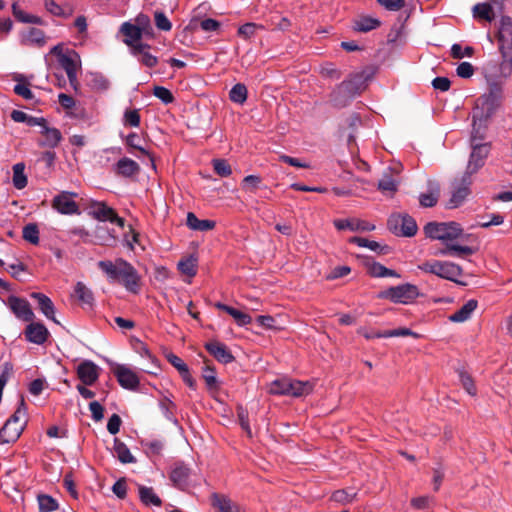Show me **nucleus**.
I'll return each instance as SVG.
<instances>
[{
  "instance_id": "nucleus-48",
  "label": "nucleus",
  "mask_w": 512,
  "mask_h": 512,
  "mask_svg": "<svg viewBox=\"0 0 512 512\" xmlns=\"http://www.w3.org/2000/svg\"><path fill=\"white\" fill-rule=\"evenodd\" d=\"M378 189L384 194H393L397 190V183L391 175L385 174L378 182Z\"/></svg>"
},
{
  "instance_id": "nucleus-58",
  "label": "nucleus",
  "mask_w": 512,
  "mask_h": 512,
  "mask_svg": "<svg viewBox=\"0 0 512 512\" xmlns=\"http://www.w3.org/2000/svg\"><path fill=\"white\" fill-rule=\"evenodd\" d=\"M381 336H384L387 338L413 336V337L417 338L418 334L408 328H397V329H393V330L383 331V334Z\"/></svg>"
},
{
  "instance_id": "nucleus-43",
  "label": "nucleus",
  "mask_w": 512,
  "mask_h": 512,
  "mask_svg": "<svg viewBox=\"0 0 512 512\" xmlns=\"http://www.w3.org/2000/svg\"><path fill=\"white\" fill-rule=\"evenodd\" d=\"M247 88L242 83L235 84L229 93L230 100L237 104H243L247 99Z\"/></svg>"
},
{
  "instance_id": "nucleus-51",
  "label": "nucleus",
  "mask_w": 512,
  "mask_h": 512,
  "mask_svg": "<svg viewBox=\"0 0 512 512\" xmlns=\"http://www.w3.org/2000/svg\"><path fill=\"white\" fill-rule=\"evenodd\" d=\"M500 53L502 55L500 72L504 78H507L512 73V51H500Z\"/></svg>"
},
{
  "instance_id": "nucleus-33",
  "label": "nucleus",
  "mask_w": 512,
  "mask_h": 512,
  "mask_svg": "<svg viewBox=\"0 0 512 512\" xmlns=\"http://www.w3.org/2000/svg\"><path fill=\"white\" fill-rule=\"evenodd\" d=\"M474 252L475 250L472 247L458 245L453 241L445 245V248L441 249L439 254L443 256L463 257L466 255H472Z\"/></svg>"
},
{
  "instance_id": "nucleus-10",
  "label": "nucleus",
  "mask_w": 512,
  "mask_h": 512,
  "mask_svg": "<svg viewBox=\"0 0 512 512\" xmlns=\"http://www.w3.org/2000/svg\"><path fill=\"white\" fill-rule=\"evenodd\" d=\"M489 91L481 97L482 109L485 110V116H491L500 105L503 88L502 83L495 80H488Z\"/></svg>"
},
{
  "instance_id": "nucleus-63",
  "label": "nucleus",
  "mask_w": 512,
  "mask_h": 512,
  "mask_svg": "<svg viewBox=\"0 0 512 512\" xmlns=\"http://www.w3.org/2000/svg\"><path fill=\"white\" fill-rule=\"evenodd\" d=\"M167 361L178 370L179 373L186 372L187 364L177 355L169 353L166 355Z\"/></svg>"
},
{
  "instance_id": "nucleus-56",
  "label": "nucleus",
  "mask_w": 512,
  "mask_h": 512,
  "mask_svg": "<svg viewBox=\"0 0 512 512\" xmlns=\"http://www.w3.org/2000/svg\"><path fill=\"white\" fill-rule=\"evenodd\" d=\"M153 94L155 97L160 99L164 104L172 103L174 100L171 91L163 86H155L153 89Z\"/></svg>"
},
{
  "instance_id": "nucleus-38",
  "label": "nucleus",
  "mask_w": 512,
  "mask_h": 512,
  "mask_svg": "<svg viewBox=\"0 0 512 512\" xmlns=\"http://www.w3.org/2000/svg\"><path fill=\"white\" fill-rule=\"evenodd\" d=\"M368 273L372 277H400V275L392 269L386 268L384 265L378 262H372L368 264Z\"/></svg>"
},
{
  "instance_id": "nucleus-49",
  "label": "nucleus",
  "mask_w": 512,
  "mask_h": 512,
  "mask_svg": "<svg viewBox=\"0 0 512 512\" xmlns=\"http://www.w3.org/2000/svg\"><path fill=\"white\" fill-rule=\"evenodd\" d=\"M126 144L131 148L137 149L143 155L148 156L152 163V166L155 167L152 155L144 147L140 145V137L137 133H130L129 135H127Z\"/></svg>"
},
{
  "instance_id": "nucleus-20",
  "label": "nucleus",
  "mask_w": 512,
  "mask_h": 512,
  "mask_svg": "<svg viewBox=\"0 0 512 512\" xmlns=\"http://www.w3.org/2000/svg\"><path fill=\"white\" fill-rule=\"evenodd\" d=\"M206 350L219 362L228 364L234 361V356L227 346L219 341H211L205 344Z\"/></svg>"
},
{
  "instance_id": "nucleus-44",
  "label": "nucleus",
  "mask_w": 512,
  "mask_h": 512,
  "mask_svg": "<svg viewBox=\"0 0 512 512\" xmlns=\"http://www.w3.org/2000/svg\"><path fill=\"white\" fill-rule=\"evenodd\" d=\"M12 12H13V15L14 17L20 21V22H23V23H32V24H40L41 23V19L38 17V16H35V15H29L27 13H25L24 11H22L19 6H18V3L17 2H14L12 4Z\"/></svg>"
},
{
  "instance_id": "nucleus-41",
  "label": "nucleus",
  "mask_w": 512,
  "mask_h": 512,
  "mask_svg": "<svg viewBox=\"0 0 512 512\" xmlns=\"http://www.w3.org/2000/svg\"><path fill=\"white\" fill-rule=\"evenodd\" d=\"M88 85L96 91H105L109 88V81L100 73H90Z\"/></svg>"
},
{
  "instance_id": "nucleus-60",
  "label": "nucleus",
  "mask_w": 512,
  "mask_h": 512,
  "mask_svg": "<svg viewBox=\"0 0 512 512\" xmlns=\"http://www.w3.org/2000/svg\"><path fill=\"white\" fill-rule=\"evenodd\" d=\"M155 25L159 30L170 31L172 24L163 12H155Z\"/></svg>"
},
{
  "instance_id": "nucleus-13",
  "label": "nucleus",
  "mask_w": 512,
  "mask_h": 512,
  "mask_svg": "<svg viewBox=\"0 0 512 512\" xmlns=\"http://www.w3.org/2000/svg\"><path fill=\"white\" fill-rule=\"evenodd\" d=\"M90 209V214L98 221H109L111 223L117 224L120 227H124V219L119 217L116 211L113 208L107 206L104 202H94Z\"/></svg>"
},
{
  "instance_id": "nucleus-47",
  "label": "nucleus",
  "mask_w": 512,
  "mask_h": 512,
  "mask_svg": "<svg viewBox=\"0 0 512 512\" xmlns=\"http://www.w3.org/2000/svg\"><path fill=\"white\" fill-rule=\"evenodd\" d=\"M22 237L27 242L37 245L39 243V229L37 224L29 223L24 226Z\"/></svg>"
},
{
  "instance_id": "nucleus-24",
  "label": "nucleus",
  "mask_w": 512,
  "mask_h": 512,
  "mask_svg": "<svg viewBox=\"0 0 512 512\" xmlns=\"http://www.w3.org/2000/svg\"><path fill=\"white\" fill-rule=\"evenodd\" d=\"M191 471L186 465L179 463L173 468L170 479L180 489H185L189 485Z\"/></svg>"
},
{
  "instance_id": "nucleus-29",
  "label": "nucleus",
  "mask_w": 512,
  "mask_h": 512,
  "mask_svg": "<svg viewBox=\"0 0 512 512\" xmlns=\"http://www.w3.org/2000/svg\"><path fill=\"white\" fill-rule=\"evenodd\" d=\"M215 307L219 310L225 311L228 313L237 323L239 326H246L252 322V318L250 315L237 310L231 306H228L226 304H223L221 302L215 303Z\"/></svg>"
},
{
  "instance_id": "nucleus-62",
  "label": "nucleus",
  "mask_w": 512,
  "mask_h": 512,
  "mask_svg": "<svg viewBox=\"0 0 512 512\" xmlns=\"http://www.w3.org/2000/svg\"><path fill=\"white\" fill-rule=\"evenodd\" d=\"M376 2L388 11H399L405 6V0H376Z\"/></svg>"
},
{
  "instance_id": "nucleus-1",
  "label": "nucleus",
  "mask_w": 512,
  "mask_h": 512,
  "mask_svg": "<svg viewBox=\"0 0 512 512\" xmlns=\"http://www.w3.org/2000/svg\"><path fill=\"white\" fill-rule=\"evenodd\" d=\"M98 267L107 275L111 281L119 280L126 290L137 293L139 290L140 277L136 269L122 258L114 262L109 260L99 261Z\"/></svg>"
},
{
  "instance_id": "nucleus-40",
  "label": "nucleus",
  "mask_w": 512,
  "mask_h": 512,
  "mask_svg": "<svg viewBox=\"0 0 512 512\" xmlns=\"http://www.w3.org/2000/svg\"><path fill=\"white\" fill-rule=\"evenodd\" d=\"M25 165L17 163L13 166V185L17 189H23L27 185V177L24 173Z\"/></svg>"
},
{
  "instance_id": "nucleus-45",
  "label": "nucleus",
  "mask_w": 512,
  "mask_h": 512,
  "mask_svg": "<svg viewBox=\"0 0 512 512\" xmlns=\"http://www.w3.org/2000/svg\"><path fill=\"white\" fill-rule=\"evenodd\" d=\"M350 243L356 244L359 247L368 248L372 251H377L378 253H384V250L387 249V247H382L378 242L371 241L366 238L362 237H352L349 240Z\"/></svg>"
},
{
  "instance_id": "nucleus-15",
  "label": "nucleus",
  "mask_w": 512,
  "mask_h": 512,
  "mask_svg": "<svg viewBox=\"0 0 512 512\" xmlns=\"http://www.w3.org/2000/svg\"><path fill=\"white\" fill-rule=\"evenodd\" d=\"M29 322L24 330L26 340L36 345H43L50 336L48 329L40 322Z\"/></svg>"
},
{
  "instance_id": "nucleus-17",
  "label": "nucleus",
  "mask_w": 512,
  "mask_h": 512,
  "mask_svg": "<svg viewBox=\"0 0 512 512\" xmlns=\"http://www.w3.org/2000/svg\"><path fill=\"white\" fill-rule=\"evenodd\" d=\"M120 32L124 35L123 42L130 48V51L137 47V45L143 44L141 42L143 29L138 25L124 22L120 26Z\"/></svg>"
},
{
  "instance_id": "nucleus-21",
  "label": "nucleus",
  "mask_w": 512,
  "mask_h": 512,
  "mask_svg": "<svg viewBox=\"0 0 512 512\" xmlns=\"http://www.w3.org/2000/svg\"><path fill=\"white\" fill-rule=\"evenodd\" d=\"M23 423H16L14 420H7L0 429V441L10 443L16 441L23 431Z\"/></svg>"
},
{
  "instance_id": "nucleus-11",
  "label": "nucleus",
  "mask_w": 512,
  "mask_h": 512,
  "mask_svg": "<svg viewBox=\"0 0 512 512\" xmlns=\"http://www.w3.org/2000/svg\"><path fill=\"white\" fill-rule=\"evenodd\" d=\"M4 303L17 319L25 322L34 320L35 314L31 309L30 303L26 299L10 295Z\"/></svg>"
},
{
  "instance_id": "nucleus-18",
  "label": "nucleus",
  "mask_w": 512,
  "mask_h": 512,
  "mask_svg": "<svg viewBox=\"0 0 512 512\" xmlns=\"http://www.w3.org/2000/svg\"><path fill=\"white\" fill-rule=\"evenodd\" d=\"M77 375L86 386L93 385L99 377V367L90 360H85L78 365Z\"/></svg>"
},
{
  "instance_id": "nucleus-54",
  "label": "nucleus",
  "mask_w": 512,
  "mask_h": 512,
  "mask_svg": "<svg viewBox=\"0 0 512 512\" xmlns=\"http://www.w3.org/2000/svg\"><path fill=\"white\" fill-rule=\"evenodd\" d=\"M46 10L54 16L68 18L70 13H64V8L58 5L54 0H44Z\"/></svg>"
},
{
  "instance_id": "nucleus-7",
  "label": "nucleus",
  "mask_w": 512,
  "mask_h": 512,
  "mask_svg": "<svg viewBox=\"0 0 512 512\" xmlns=\"http://www.w3.org/2000/svg\"><path fill=\"white\" fill-rule=\"evenodd\" d=\"M419 295L417 286L406 283L390 287L379 293V298L388 299L394 303L408 304Z\"/></svg>"
},
{
  "instance_id": "nucleus-8",
  "label": "nucleus",
  "mask_w": 512,
  "mask_h": 512,
  "mask_svg": "<svg viewBox=\"0 0 512 512\" xmlns=\"http://www.w3.org/2000/svg\"><path fill=\"white\" fill-rule=\"evenodd\" d=\"M387 226L393 234L403 237H412L418 230L416 221L408 214H392Z\"/></svg>"
},
{
  "instance_id": "nucleus-6",
  "label": "nucleus",
  "mask_w": 512,
  "mask_h": 512,
  "mask_svg": "<svg viewBox=\"0 0 512 512\" xmlns=\"http://www.w3.org/2000/svg\"><path fill=\"white\" fill-rule=\"evenodd\" d=\"M313 386L308 381H298L289 378H279L269 385V393L273 395H288L301 397L311 393Z\"/></svg>"
},
{
  "instance_id": "nucleus-3",
  "label": "nucleus",
  "mask_w": 512,
  "mask_h": 512,
  "mask_svg": "<svg viewBox=\"0 0 512 512\" xmlns=\"http://www.w3.org/2000/svg\"><path fill=\"white\" fill-rule=\"evenodd\" d=\"M483 136L480 135L479 129L476 128V121H473V131L471 135V153L466 166L465 174L473 176L485 164V160L490 152L488 143H482Z\"/></svg>"
},
{
  "instance_id": "nucleus-59",
  "label": "nucleus",
  "mask_w": 512,
  "mask_h": 512,
  "mask_svg": "<svg viewBox=\"0 0 512 512\" xmlns=\"http://www.w3.org/2000/svg\"><path fill=\"white\" fill-rule=\"evenodd\" d=\"M320 73L323 77L332 80H338L341 77V72L333 64H325L321 67Z\"/></svg>"
},
{
  "instance_id": "nucleus-52",
  "label": "nucleus",
  "mask_w": 512,
  "mask_h": 512,
  "mask_svg": "<svg viewBox=\"0 0 512 512\" xmlns=\"http://www.w3.org/2000/svg\"><path fill=\"white\" fill-rule=\"evenodd\" d=\"M260 28H262V26L256 23H245L244 25L238 28L237 34L239 37L248 40L252 38L256 34V31Z\"/></svg>"
},
{
  "instance_id": "nucleus-28",
  "label": "nucleus",
  "mask_w": 512,
  "mask_h": 512,
  "mask_svg": "<svg viewBox=\"0 0 512 512\" xmlns=\"http://www.w3.org/2000/svg\"><path fill=\"white\" fill-rule=\"evenodd\" d=\"M212 505L218 512H243L238 504L220 494H213Z\"/></svg>"
},
{
  "instance_id": "nucleus-23",
  "label": "nucleus",
  "mask_w": 512,
  "mask_h": 512,
  "mask_svg": "<svg viewBox=\"0 0 512 512\" xmlns=\"http://www.w3.org/2000/svg\"><path fill=\"white\" fill-rule=\"evenodd\" d=\"M30 297L37 301L38 308L47 319L59 324L58 320L55 318L54 304L48 296L40 292H32Z\"/></svg>"
},
{
  "instance_id": "nucleus-26",
  "label": "nucleus",
  "mask_w": 512,
  "mask_h": 512,
  "mask_svg": "<svg viewBox=\"0 0 512 512\" xmlns=\"http://www.w3.org/2000/svg\"><path fill=\"white\" fill-rule=\"evenodd\" d=\"M114 169L117 175L123 177H132L138 174L140 166L136 161L127 157H123L117 161Z\"/></svg>"
},
{
  "instance_id": "nucleus-55",
  "label": "nucleus",
  "mask_w": 512,
  "mask_h": 512,
  "mask_svg": "<svg viewBox=\"0 0 512 512\" xmlns=\"http://www.w3.org/2000/svg\"><path fill=\"white\" fill-rule=\"evenodd\" d=\"M474 53V48L467 46L462 49L460 44H453L451 47V56L454 59H462L463 57H471Z\"/></svg>"
},
{
  "instance_id": "nucleus-35",
  "label": "nucleus",
  "mask_w": 512,
  "mask_h": 512,
  "mask_svg": "<svg viewBox=\"0 0 512 512\" xmlns=\"http://www.w3.org/2000/svg\"><path fill=\"white\" fill-rule=\"evenodd\" d=\"M186 223L190 229L197 230V231H208V230H212L215 227L214 221L208 220V219L200 220L192 212H189L187 214V222Z\"/></svg>"
},
{
  "instance_id": "nucleus-61",
  "label": "nucleus",
  "mask_w": 512,
  "mask_h": 512,
  "mask_svg": "<svg viewBox=\"0 0 512 512\" xmlns=\"http://www.w3.org/2000/svg\"><path fill=\"white\" fill-rule=\"evenodd\" d=\"M203 378L209 389H215L217 387V377L214 368L206 366L203 369Z\"/></svg>"
},
{
  "instance_id": "nucleus-30",
  "label": "nucleus",
  "mask_w": 512,
  "mask_h": 512,
  "mask_svg": "<svg viewBox=\"0 0 512 512\" xmlns=\"http://www.w3.org/2000/svg\"><path fill=\"white\" fill-rule=\"evenodd\" d=\"M113 455L123 464L136 463L137 461L127 445L118 438L114 439Z\"/></svg>"
},
{
  "instance_id": "nucleus-27",
  "label": "nucleus",
  "mask_w": 512,
  "mask_h": 512,
  "mask_svg": "<svg viewBox=\"0 0 512 512\" xmlns=\"http://www.w3.org/2000/svg\"><path fill=\"white\" fill-rule=\"evenodd\" d=\"M381 21L370 16H359L353 20L352 28L356 32L366 33L380 27Z\"/></svg>"
},
{
  "instance_id": "nucleus-31",
  "label": "nucleus",
  "mask_w": 512,
  "mask_h": 512,
  "mask_svg": "<svg viewBox=\"0 0 512 512\" xmlns=\"http://www.w3.org/2000/svg\"><path fill=\"white\" fill-rule=\"evenodd\" d=\"M478 302L475 299L468 300L459 310L449 316L452 322L460 323L468 320L477 308Z\"/></svg>"
},
{
  "instance_id": "nucleus-25",
  "label": "nucleus",
  "mask_w": 512,
  "mask_h": 512,
  "mask_svg": "<svg viewBox=\"0 0 512 512\" xmlns=\"http://www.w3.org/2000/svg\"><path fill=\"white\" fill-rule=\"evenodd\" d=\"M150 48L149 44L144 43L137 45L130 53L146 67L153 68L157 65L158 58L150 53Z\"/></svg>"
},
{
  "instance_id": "nucleus-5",
  "label": "nucleus",
  "mask_w": 512,
  "mask_h": 512,
  "mask_svg": "<svg viewBox=\"0 0 512 512\" xmlns=\"http://www.w3.org/2000/svg\"><path fill=\"white\" fill-rule=\"evenodd\" d=\"M418 268L425 273L434 274L440 278L457 284H464L458 279L462 276L463 270L461 266L456 263L450 261L431 260L420 264Z\"/></svg>"
},
{
  "instance_id": "nucleus-12",
  "label": "nucleus",
  "mask_w": 512,
  "mask_h": 512,
  "mask_svg": "<svg viewBox=\"0 0 512 512\" xmlns=\"http://www.w3.org/2000/svg\"><path fill=\"white\" fill-rule=\"evenodd\" d=\"M75 197H77V193L63 191L53 198L52 207L60 214H77L79 213V206L74 201Z\"/></svg>"
},
{
  "instance_id": "nucleus-42",
  "label": "nucleus",
  "mask_w": 512,
  "mask_h": 512,
  "mask_svg": "<svg viewBox=\"0 0 512 512\" xmlns=\"http://www.w3.org/2000/svg\"><path fill=\"white\" fill-rule=\"evenodd\" d=\"M75 296L77 299L86 305H91L93 302V294L89 288H87L82 282H77L75 285Z\"/></svg>"
},
{
  "instance_id": "nucleus-46",
  "label": "nucleus",
  "mask_w": 512,
  "mask_h": 512,
  "mask_svg": "<svg viewBox=\"0 0 512 512\" xmlns=\"http://www.w3.org/2000/svg\"><path fill=\"white\" fill-rule=\"evenodd\" d=\"M39 512H52L58 509V502L50 495H39L37 497Z\"/></svg>"
},
{
  "instance_id": "nucleus-9",
  "label": "nucleus",
  "mask_w": 512,
  "mask_h": 512,
  "mask_svg": "<svg viewBox=\"0 0 512 512\" xmlns=\"http://www.w3.org/2000/svg\"><path fill=\"white\" fill-rule=\"evenodd\" d=\"M472 177L463 173L460 178H456L451 184V197L447 202V208L459 207L471 193Z\"/></svg>"
},
{
  "instance_id": "nucleus-22",
  "label": "nucleus",
  "mask_w": 512,
  "mask_h": 512,
  "mask_svg": "<svg viewBox=\"0 0 512 512\" xmlns=\"http://www.w3.org/2000/svg\"><path fill=\"white\" fill-rule=\"evenodd\" d=\"M58 62L65 70L70 85L76 90L78 86L77 65L75 60L67 54L58 53Z\"/></svg>"
},
{
  "instance_id": "nucleus-36",
  "label": "nucleus",
  "mask_w": 512,
  "mask_h": 512,
  "mask_svg": "<svg viewBox=\"0 0 512 512\" xmlns=\"http://www.w3.org/2000/svg\"><path fill=\"white\" fill-rule=\"evenodd\" d=\"M473 17L476 19L492 22L495 18L494 10L489 3H478L474 5Z\"/></svg>"
},
{
  "instance_id": "nucleus-64",
  "label": "nucleus",
  "mask_w": 512,
  "mask_h": 512,
  "mask_svg": "<svg viewBox=\"0 0 512 512\" xmlns=\"http://www.w3.org/2000/svg\"><path fill=\"white\" fill-rule=\"evenodd\" d=\"M474 71L473 65L469 62H461L456 69L457 75L465 79L472 77Z\"/></svg>"
},
{
  "instance_id": "nucleus-57",
  "label": "nucleus",
  "mask_w": 512,
  "mask_h": 512,
  "mask_svg": "<svg viewBox=\"0 0 512 512\" xmlns=\"http://www.w3.org/2000/svg\"><path fill=\"white\" fill-rule=\"evenodd\" d=\"M459 378L466 392L471 396L476 395V387L470 375L462 371L459 373Z\"/></svg>"
},
{
  "instance_id": "nucleus-39",
  "label": "nucleus",
  "mask_w": 512,
  "mask_h": 512,
  "mask_svg": "<svg viewBox=\"0 0 512 512\" xmlns=\"http://www.w3.org/2000/svg\"><path fill=\"white\" fill-rule=\"evenodd\" d=\"M440 196V189L438 185H435L427 193H421L419 195V203L422 207L428 208L433 207L437 204Z\"/></svg>"
},
{
  "instance_id": "nucleus-2",
  "label": "nucleus",
  "mask_w": 512,
  "mask_h": 512,
  "mask_svg": "<svg viewBox=\"0 0 512 512\" xmlns=\"http://www.w3.org/2000/svg\"><path fill=\"white\" fill-rule=\"evenodd\" d=\"M365 88L363 73L350 75L346 80L335 87L331 93V101L336 107H345L355 96Z\"/></svg>"
},
{
  "instance_id": "nucleus-37",
  "label": "nucleus",
  "mask_w": 512,
  "mask_h": 512,
  "mask_svg": "<svg viewBox=\"0 0 512 512\" xmlns=\"http://www.w3.org/2000/svg\"><path fill=\"white\" fill-rule=\"evenodd\" d=\"M197 258L193 255L181 259L178 264V270L189 277H193L197 273Z\"/></svg>"
},
{
  "instance_id": "nucleus-16",
  "label": "nucleus",
  "mask_w": 512,
  "mask_h": 512,
  "mask_svg": "<svg viewBox=\"0 0 512 512\" xmlns=\"http://www.w3.org/2000/svg\"><path fill=\"white\" fill-rule=\"evenodd\" d=\"M114 375L121 387L128 390H135L139 386L137 374L125 365H118L114 369Z\"/></svg>"
},
{
  "instance_id": "nucleus-32",
  "label": "nucleus",
  "mask_w": 512,
  "mask_h": 512,
  "mask_svg": "<svg viewBox=\"0 0 512 512\" xmlns=\"http://www.w3.org/2000/svg\"><path fill=\"white\" fill-rule=\"evenodd\" d=\"M41 135L44 136V141L40 142L41 146H47L50 148H55L62 140V134L59 129L54 127H49L48 124L40 130Z\"/></svg>"
},
{
  "instance_id": "nucleus-53",
  "label": "nucleus",
  "mask_w": 512,
  "mask_h": 512,
  "mask_svg": "<svg viewBox=\"0 0 512 512\" xmlns=\"http://www.w3.org/2000/svg\"><path fill=\"white\" fill-rule=\"evenodd\" d=\"M213 168L214 171L221 177H228L232 173V169L229 163L224 159H214L213 160Z\"/></svg>"
},
{
  "instance_id": "nucleus-50",
  "label": "nucleus",
  "mask_w": 512,
  "mask_h": 512,
  "mask_svg": "<svg viewBox=\"0 0 512 512\" xmlns=\"http://www.w3.org/2000/svg\"><path fill=\"white\" fill-rule=\"evenodd\" d=\"M141 121L139 109H126L123 115V125L128 127H139Z\"/></svg>"
},
{
  "instance_id": "nucleus-19",
  "label": "nucleus",
  "mask_w": 512,
  "mask_h": 512,
  "mask_svg": "<svg viewBox=\"0 0 512 512\" xmlns=\"http://www.w3.org/2000/svg\"><path fill=\"white\" fill-rule=\"evenodd\" d=\"M334 226L338 230L348 229L350 231H373L375 229V225L371 224L365 220H361L358 218H348V219H336L334 220Z\"/></svg>"
},
{
  "instance_id": "nucleus-14",
  "label": "nucleus",
  "mask_w": 512,
  "mask_h": 512,
  "mask_svg": "<svg viewBox=\"0 0 512 512\" xmlns=\"http://www.w3.org/2000/svg\"><path fill=\"white\" fill-rule=\"evenodd\" d=\"M497 39L500 51H512V18L502 16L499 23Z\"/></svg>"
},
{
  "instance_id": "nucleus-34",
  "label": "nucleus",
  "mask_w": 512,
  "mask_h": 512,
  "mask_svg": "<svg viewBox=\"0 0 512 512\" xmlns=\"http://www.w3.org/2000/svg\"><path fill=\"white\" fill-rule=\"evenodd\" d=\"M139 498L147 506H161L162 501L154 492L153 488L140 485L138 487Z\"/></svg>"
},
{
  "instance_id": "nucleus-4",
  "label": "nucleus",
  "mask_w": 512,
  "mask_h": 512,
  "mask_svg": "<svg viewBox=\"0 0 512 512\" xmlns=\"http://www.w3.org/2000/svg\"><path fill=\"white\" fill-rule=\"evenodd\" d=\"M425 235L433 240H439L444 245L459 239L463 229L456 222H429L424 226Z\"/></svg>"
}]
</instances>
